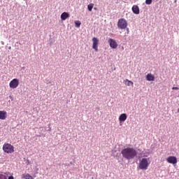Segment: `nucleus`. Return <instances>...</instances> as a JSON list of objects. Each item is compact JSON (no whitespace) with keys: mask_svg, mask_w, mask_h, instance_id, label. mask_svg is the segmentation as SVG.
I'll return each mask as SVG.
<instances>
[{"mask_svg":"<svg viewBox=\"0 0 179 179\" xmlns=\"http://www.w3.org/2000/svg\"><path fill=\"white\" fill-rule=\"evenodd\" d=\"M121 153L122 157L127 159V160L134 159L135 157L138 155L136 150H135L134 148H124L121 151Z\"/></svg>","mask_w":179,"mask_h":179,"instance_id":"nucleus-1","label":"nucleus"},{"mask_svg":"<svg viewBox=\"0 0 179 179\" xmlns=\"http://www.w3.org/2000/svg\"><path fill=\"white\" fill-rule=\"evenodd\" d=\"M3 150L4 153H13L15 152V147L10 143H5L3 145Z\"/></svg>","mask_w":179,"mask_h":179,"instance_id":"nucleus-2","label":"nucleus"},{"mask_svg":"<svg viewBox=\"0 0 179 179\" xmlns=\"http://www.w3.org/2000/svg\"><path fill=\"white\" fill-rule=\"evenodd\" d=\"M149 161L146 158H142L139 161L138 167L140 170H148V167H149Z\"/></svg>","mask_w":179,"mask_h":179,"instance_id":"nucleus-3","label":"nucleus"},{"mask_svg":"<svg viewBox=\"0 0 179 179\" xmlns=\"http://www.w3.org/2000/svg\"><path fill=\"white\" fill-rule=\"evenodd\" d=\"M117 27L120 30H125L128 27V22L124 18H120L117 21Z\"/></svg>","mask_w":179,"mask_h":179,"instance_id":"nucleus-4","label":"nucleus"},{"mask_svg":"<svg viewBox=\"0 0 179 179\" xmlns=\"http://www.w3.org/2000/svg\"><path fill=\"white\" fill-rule=\"evenodd\" d=\"M9 86H10V89H16V87H17V86H19V79H17V78L13 79L10 82Z\"/></svg>","mask_w":179,"mask_h":179,"instance_id":"nucleus-5","label":"nucleus"},{"mask_svg":"<svg viewBox=\"0 0 179 179\" xmlns=\"http://www.w3.org/2000/svg\"><path fill=\"white\" fill-rule=\"evenodd\" d=\"M92 48L95 50L96 52L99 51V39L96 37L92 38Z\"/></svg>","mask_w":179,"mask_h":179,"instance_id":"nucleus-6","label":"nucleus"},{"mask_svg":"<svg viewBox=\"0 0 179 179\" xmlns=\"http://www.w3.org/2000/svg\"><path fill=\"white\" fill-rule=\"evenodd\" d=\"M166 162L170 163V164H177V157L174 156L168 157L166 159Z\"/></svg>","mask_w":179,"mask_h":179,"instance_id":"nucleus-7","label":"nucleus"},{"mask_svg":"<svg viewBox=\"0 0 179 179\" xmlns=\"http://www.w3.org/2000/svg\"><path fill=\"white\" fill-rule=\"evenodd\" d=\"M108 43L110 44V47L111 48L115 49V48H117V47H118V43H117V41H115V40H114L113 38H110L108 40Z\"/></svg>","mask_w":179,"mask_h":179,"instance_id":"nucleus-8","label":"nucleus"},{"mask_svg":"<svg viewBox=\"0 0 179 179\" xmlns=\"http://www.w3.org/2000/svg\"><path fill=\"white\" fill-rule=\"evenodd\" d=\"M131 10L135 15H139L141 12L139 10V6H138L137 5H134L131 8Z\"/></svg>","mask_w":179,"mask_h":179,"instance_id":"nucleus-9","label":"nucleus"},{"mask_svg":"<svg viewBox=\"0 0 179 179\" xmlns=\"http://www.w3.org/2000/svg\"><path fill=\"white\" fill-rule=\"evenodd\" d=\"M127 114L122 113L119 117V121H120V122H124L127 121Z\"/></svg>","mask_w":179,"mask_h":179,"instance_id":"nucleus-10","label":"nucleus"},{"mask_svg":"<svg viewBox=\"0 0 179 179\" xmlns=\"http://www.w3.org/2000/svg\"><path fill=\"white\" fill-rule=\"evenodd\" d=\"M146 80H148V82H154L155 76L152 73H148L146 76Z\"/></svg>","mask_w":179,"mask_h":179,"instance_id":"nucleus-11","label":"nucleus"},{"mask_svg":"<svg viewBox=\"0 0 179 179\" xmlns=\"http://www.w3.org/2000/svg\"><path fill=\"white\" fill-rule=\"evenodd\" d=\"M60 17L62 20H66V19L69 17V13L66 12H64L63 13H62Z\"/></svg>","mask_w":179,"mask_h":179,"instance_id":"nucleus-12","label":"nucleus"},{"mask_svg":"<svg viewBox=\"0 0 179 179\" xmlns=\"http://www.w3.org/2000/svg\"><path fill=\"white\" fill-rule=\"evenodd\" d=\"M7 113L5 110H0V120H6Z\"/></svg>","mask_w":179,"mask_h":179,"instance_id":"nucleus-13","label":"nucleus"},{"mask_svg":"<svg viewBox=\"0 0 179 179\" xmlns=\"http://www.w3.org/2000/svg\"><path fill=\"white\" fill-rule=\"evenodd\" d=\"M8 176H9V172L0 173V179H8Z\"/></svg>","mask_w":179,"mask_h":179,"instance_id":"nucleus-14","label":"nucleus"},{"mask_svg":"<svg viewBox=\"0 0 179 179\" xmlns=\"http://www.w3.org/2000/svg\"><path fill=\"white\" fill-rule=\"evenodd\" d=\"M124 85H127V86H134V82L128 80V79H126L124 80Z\"/></svg>","mask_w":179,"mask_h":179,"instance_id":"nucleus-15","label":"nucleus"},{"mask_svg":"<svg viewBox=\"0 0 179 179\" xmlns=\"http://www.w3.org/2000/svg\"><path fill=\"white\" fill-rule=\"evenodd\" d=\"M22 178L23 179H34L33 178V176H31L30 174L27 173V174H23L22 176Z\"/></svg>","mask_w":179,"mask_h":179,"instance_id":"nucleus-16","label":"nucleus"},{"mask_svg":"<svg viewBox=\"0 0 179 179\" xmlns=\"http://www.w3.org/2000/svg\"><path fill=\"white\" fill-rule=\"evenodd\" d=\"M93 6H94V4H93V3L89 4L87 6L88 10H90V12H92V10L93 9Z\"/></svg>","mask_w":179,"mask_h":179,"instance_id":"nucleus-17","label":"nucleus"},{"mask_svg":"<svg viewBox=\"0 0 179 179\" xmlns=\"http://www.w3.org/2000/svg\"><path fill=\"white\" fill-rule=\"evenodd\" d=\"M76 27H80V21H76L75 22Z\"/></svg>","mask_w":179,"mask_h":179,"instance_id":"nucleus-18","label":"nucleus"},{"mask_svg":"<svg viewBox=\"0 0 179 179\" xmlns=\"http://www.w3.org/2000/svg\"><path fill=\"white\" fill-rule=\"evenodd\" d=\"M146 5H151L152 3V0H146L145 1Z\"/></svg>","mask_w":179,"mask_h":179,"instance_id":"nucleus-19","label":"nucleus"},{"mask_svg":"<svg viewBox=\"0 0 179 179\" xmlns=\"http://www.w3.org/2000/svg\"><path fill=\"white\" fill-rule=\"evenodd\" d=\"M178 87H172V90H178Z\"/></svg>","mask_w":179,"mask_h":179,"instance_id":"nucleus-20","label":"nucleus"},{"mask_svg":"<svg viewBox=\"0 0 179 179\" xmlns=\"http://www.w3.org/2000/svg\"><path fill=\"white\" fill-rule=\"evenodd\" d=\"M8 179H15V178L13 177V176H10L8 177Z\"/></svg>","mask_w":179,"mask_h":179,"instance_id":"nucleus-21","label":"nucleus"},{"mask_svg":"<svg viewBox=\"0 0 179 179\" xmlns=\"http://www.w3.org/2000/svg\"><path fill=\"white\" fill-rule=\"evenodd\" d=\"M126 29H127V34L129 33V28H126Z\"/></svg>","mask_w":179,"mask_h":179,"instance_id":"nucleus-22","label":"nucleus"},{"mask_svg":"<svg viewBox=\"0 0 179 179\" xmlns=\"http://www.w3.org/2000/svg\"><path fill=\"white\" fill-rule=\"evenodd\" d=\"M178 111H179V108H178Z\"/></svg>","mask_w":179,"mask_h":179,"instance_id":"nucleus-23","label":"nucleus"}]
</instances>
